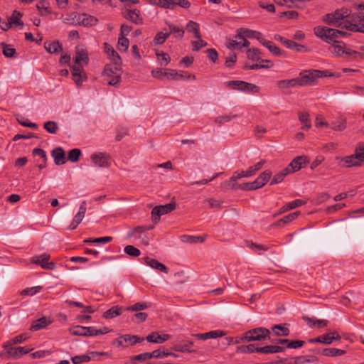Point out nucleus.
Wrapping results in <instances>:
<instances>
[{
    "label": "nucleus",
    "mask_w": 364,
    "mask_h": 364,
    "mask_svg": "<svg viewBox=\"0 0 364 364\" xmlns=\"http://www.w3.org/2000/svg\"><path fill=\"white\" fill-rule=\"evenodd\" d=\"M272 342H274L273 341ZM276 343L287 345L288 348H299L302 347L304 345V341L296 340V341H291L289 339H278L274 341Z\"/></svg>",
    "instance_id": "aec40b11"
},
{
    "label": "nucleus",
    "mask_w": 364,
    "mask_h": 364,
    "mask_svg": "<svg viewBox=\"0 0 364 364\" xmlns=\"http://www.w3.org/2000/svg\"><path fill=\"white\" fill-rule=\"evenodd\" d=\"M3 46V54L4 56L7 58H12L14 56V54L16 53V50L14 48H11V46L2 43Z\"/></svg>",
    "instance_id": "774afa93"
},
{
    "label": "nucleus",
    "mask_w": 364,
    "mask_h": 364,
    "mask_svg": "<svg viewBox=\"0 0 364 364\" xmlns=\"http://www.w3.org/2000/svg\"><path fill=\"white\" fill-rule=\"evenodd\" d=\"M50 255L44 253L41 255L34 256L31 258V263L40 265L44 269L53 270L55 264L53 262H48Z\"/></svg>",
    "instance_id": "6e6552de"
},
{
    "label": "nucleus",
    "mask_w": 364,
    "mask_h": 364,
    "mask_svg": "<svg viewBox=\"0 0 364 364\" xmlns=\"http://www.w3.org/2000/svg\"><path fill=\"white\" fill-rule=\"evenodd\" d=\"M44 46L49 53H57L62 50V46L58 41L46 42Z\"/></svg>",
    "instance_id": "e433bc0d"
},
{
    "label": "nucleus",
    "mask_w": 364,
    "mask_h": 364,
    "mask_svg": "<svg viewBox=\"0 0 364 364\" xmlns=\"http://www.w3.org/2000/svg\"><path fill=\"white\" fill-rule=\"evenodd\" d=\"M331 50L332 53H336L338 55H344L346 51L345 44L343 42L333 41Z\"/></svg>",
    "instance_id": "79ce46f5"
},
{
    "label": "nucleus",
    "mask_w": 364,
    "mask_h": 364,
    "mask_svg": "<svg viewBox=\"0 0 364 364\" xmlns=\"http://www.w3.org/2000/svg\"><path fill=\"white\" fill-rule=\"evenodd\" d=\"M124 252L132 257H138L141 254L140 250L132 245H127L124 247Z\"/></svg>",
    "instance_id": "0e129e2a"
},
{
    "label": "nucleus",
    "mask_w": 364,
    "mask_h": 364,
    "mask_svg": "<svg viewBox=\"0 0 364 364\" xmlns=\"http://www.w3.org/2000/svg\"><path fill=\"white\" fill-rule=\"evenodd\" d=\"M87 210V204L85 201L82 202L80 205L79 210L77 213L74 216V219L77 221L79 223H81L82 219L85 217V213Z\"/></svg>",
    "instance_id": "09e8293b"
},
{
    "label": "nucleus",
    "mask_w": 364,
    "mask_h": 364,
    "mask_svg": "<svg viewBox=\"0 0 364 364\" xmlns=\"http://www.w3.org/2000/svg\"><path fill=\"white\" fill-rule=\"evenodd\" d=\"M264 164H265V161L261 160L260 161L257 162L254 166L249 167V168L247 170V175H249L250 177L255 175L257 171H259L262 168V166H264Z\"/></svg>",
    "instance_id": "5fc2aeb1"
},
{
    "label": "nucleus",
    "mask_w": 364,
    "mask_h": 364,
    "mask_svg": "<svg viewBox=\"0 0 364 364\" xmlns=\"http://www.w3.org/2000/svg\"><path fill=\"white\" fill-rule=\"evenodd\" d=\"M259 347H256L254 344H250L247 346H240L237 348L236 351L240 353H252L254 352L257 353Z\"/></svg>",
    "instance_id": "a18cd8bd"
},
{
    "label": "nucleus",
    "mask_w": 364,
    "mask_h": 364,
    "mask_svg": "<svg viewBox=\"0 0 364 364\" xmlns=\"http://www.w3.org/2000/svg\"><path fill=\"white\" fill-rule=\"evenodd\" d=\"M206 238V235H198V236H192V235H183L181 237V240L185 243L188 244H196V243H203Z\"/></svg>",
    "instance_id": "c85d7f7f"
},
{
    "label": "nucleus",
    "mask_w": 364,
    "mask_h": 364,
    "mask_svg": "<svg viewBox=\"0 0 364 364\" xmlns=\"http://www.w3.org/2000/svg\"><path fill=\"white\" fill-rule=\"evenodd\" d=\"M259 54L260 51L257 48H250L247 51V58L255 61L260 60Z\"/></svg>",
    "instance_id": "13d9d810"
},
{
    "label": "nucleus",
    "mask_w": 364,
    "mask_h": 364,
    "mask_svg": "<svg viewBox=\"0 0 364 364\" xmlns=\"http://www.w3.org/2000/svg\"><path fill=\"white\" fill-rule=\"evenodd\" d=\"M348 26H346V29L354 31V32H360L364 33V24H358L356 23H348Z\"/></svg>",
    "instance_id": "052dcab7"
},
{
    "label": "nucleus",
    "mask_w": 364,
    "mask_h": 364,
    "mask_svg": "<svg viewBox=\"0 0 364 364\" xmlns=\"http://www.w3.org/2000/svg\"><path fill=\"white\" fill-rule=\"evenodd\" d=\"M171 338L168 334L159 335L157 332H154L146 336V340L150 343H163Z\"/></svg>",
    "instance_id": "a211bd4d"
},
{
    "label": "nucleus",
    "mask_w": 364,
    "mask_h": 364,
    "mask_svg": "<svg viewBox=\"0 0 364 364\" xmlns=\"http://www.w3.org/2000/svg\"><path fill=\"white\" fill-rule=\"evenodd\" d=\"M122 74V68L113 65H106L103 71L104 77L111 86H116L120 82Z\"/></svg>",
    "instance_id": "7ed1b4c3"
},
{
    "label": "nucleus",
    "mask_w": 364,
    "mask_h": 364,
    "mask_svg": "<svg viewBox=\"0 0 364 364\" xmlns=\"http://www.w3.org/2000/svg\"><path fill=\"white\" fill-rule=\"evenodd\" d=\"M52 156L57 165L64 164L65 163V154L61 147H57L52 151Z\"/></svg>",
    "instance_id": "6ab92c4d"
},
{
    "label": "nucleus",
    "mask_w": 364,
    "mask_h": 364,
    "mask_svg": "<svg viewBox=\"0 0 364 364\" xmlns=\"http://www.w3.org/2000/svg\"><path fill=\"white\" fill-rule=\"evenodd\" d=\"M241 31H242L244 35H245V36H247V38H255L257 39L259 43L261 39H264L260 32L250 30L247 28H241Z\"/></svg>",
    "instance_id": "49530a36"
},
{
    "label": "nucleus",
    "mask_w": 364,
    "mask_h": 364,
    "mask_svg": "<svg viewBox=\"0 0 364 364\" xmlns=\"http://www.w3.org/2000/svg\"><path fill=\"white\" fill-rule=\"evenodd\" d=\"M323 339V343L326 345L331 344L334 340H340L341 336L336 331L330 332L323 335H321Z\"/></svg>",
    "instance_id": "c9c22d12"
},
{
    "label": "nucleus",
    "mask_w": 364,
    "mask_h": 364,
    "mask_svg": "<svg viewBox=\"0 0 364 364\" xmlns=\"http://www.w3.org/2000/svg\"><path fill=\"white\" fill-rule=\"evenodd\" d=\"M302 318L310 327H314L317 325L318 328H322L326 326L328 323V321L324 319H314L307 316H303Z\"/></svg>",
    "instance_id": "7c9ffc66"
},
{
    "label": "nucleus",
    "mask_w": 364,
    "mask_h": 364,
    "mask_svg": "<svg viewBox=\"0 0 364 364\" xmlns=\"http://www.w3.org/2000/svg\"><path fill=\"white\" fill-rule=\"evenodd\" d=\"M22 16V14L19 11H14L12 14V15L9 18V22L11 23V26H20L21 27L23 26V23L21 21V18Z\"/></svg>",
    "instance_id": "58836bf2"
},
{
    "label": "nucleus",
    "mask_w": 364,
    "mask_h": 364,
    "mask_svg": "<svg viewBox=\"0 0 364 364\" xmlns=\"http://www.w3.org/2000/svg\"><path fill=\"white\" fill-rule=\"evenodd\" d=\"M193 346V341H181L178 342V343L175 346L174 348H175V350L176 351H179V352H182V353H184V352H188V353L196 352L195 350H192L191 349Z\"/></svg>",
    "instance_id": "b1692460"
},
{
    "label": "nucleus",
    "mask_w": 364,
    "mask_h": 364,
    "mask_svg": "<svg viewBox=\"0 0 364 364\" xmlns=\"http://www.w3.org/2000/svg\"><path fill=\"white\" fill-rule=\"evenodd\" d=\"M124 17L132 21L136 25H141L143 23V18L141 16L140 11L134 9H126V10L123 13Z\"/></svg>",
    "instance_id": "f8f14e48"
},
{
    "label": "nucleus",
    "mask_w": 364,
    "mask_h": 364,
    "mask_svg": "<svg viewBox=\"0 0 364 364\" xmlns=\"http://www.w3.org/2000/svg\"><path fill=\"white\" fill-rule=\"evenodd\" d=\"M154 228L153 225H141L137 226L133 228L131 231H129L127 234L128 237H132L136 234H141L147 230H152Z\"/></svg>",
    "instance_id": "ea45409f"
},
{
    "label": "nucleus",
    "mask_w": 364,
    "mask_h": 364,
    "mask_svg": "<svg viewBox=\"0 0 364 364\" xmlns=\"http://www.w3.org/2000/svg\"><path fill=\"white\" fill-rule=\"evenodd\" d=\"M149 3L164 9H173L176 6L183 9H188L191 6V3L188 0H148Z\"/></svg>",
    "instance_id": "39448f33"
},
{
    "label": "nucleus",
    "mask_w": 364,
    "mask_h": 364,
    "mask_svg": "<svg viewBox=\"0 0 364 364\" xmlns=\"http://www.w3.org/2000/svg\"><path fill=\"white\" fill-rule=\"evenodd\" d=\"M299 75L300 77L296 78L299 86H306L312 85L316 79L322 77L323 73L318 70H311L301 73Z\"/></svg>",
    "instance_id": "423d86ee"
},
{
    "label": "nucleus",
    "mask_w": 364,
    "mask_h": 364,
    "mask_svg": "<svg viewBox=\"0 0 364 364\" xmlns=\"http://www.w3.org/2000/svg\"><path fill=\"white\" fill-rule=\"evenodd\" d=\"M270 331L266 328L259 327L247 331L245 333V341L250 342L254 341H262L265 338L270 339Z\"/></svg>",
    "instance_id": "20e7f679"
},
{
    "label": "nucleus",
    "mask_w": 364,
    "mask_h": 364,
    "mask_svg": "<svg viewBox=\"0 0 364 364\" xmlns=\"http://www.w3.org/2000/svg\"><path fill=\"white\" fill-rule=\"evenodd\" d=\"M51 323L50 321H48L45 317H42L39 319L34 321L32 325L30 327V331H36L41 329L46 328Z\"/></svg>",
    "instance_id": "393cba45"
},
{
    "label": "nucleus",
    "mask_w": 364,
    "mask_h": 364,
    "mask_svg": "<svg viewBox=\"0 0 364 364\" xmlns=\"http://www.w3.org/2000/svg\"><path fill=\"white\" fill-rule=\"evenodd\" d=\"M98 19L87 14H80L75 16V23L84 26H92L97 23Z\"/></svg>",
    "instance_id": "ddd939ff"
},
{
    "label": "nucleus",
    "mask_w": 364,
    "mask_h": 364,
    "mask_svg": "<svg viewBox=\"0 0 364 364\" xmlns=\"http://www.w3.org/2000/svg\"><path fill=\"white\" fill-rule=\"evenodd\" d=\"M150 307V304L146 302H138L134 304L132 306L127 307V310L130 311H138L140 310H144Z\"/></svg>",
    "instance_id": "864d4df0"
},
{
    "label": "nucleus",
    "mask_w": 364,
    "mask_h": 364,
    "mask_svg": "<svg viewBox=\"0 0 364 364\" xmlns=\"http://www.w3.org/2000/svg\"><path fill=\"white\" fill-rule=\"evenodd\" d=\"M299 119L302 124L301 129L308 130L311 127V123L309 117V114L307 112H300L299 114Z\"/></svg>",
    "instance_id": "f704fd0d"
},
{
    "label": "nucleus",
    "mask_w": 364,
    "mask_h": 364,
    "mask_svg": "<svg viewBox=\"0 0 364 364\" xmlns=\"http://www.w3.org/2000/svg\"><path fill=\"white\" fill-rule=\"evenodd\" d=\"M169 33H164L163 31L159 32L154 37V41L155 44H162L169 36Z\"/></svg>",
    "instance_id": "e2e57ef3"
},
{
    "label": "nucleus",
    "mask_w": 364,
    "mask_h": 364,
    "mask_svg": "<svg viewBox=\"0 0 364 364\" xmlns=\"http://www.w3.org/2000/svg\"><path fill=\"white\" fill-rule=\"evenodd\" d=\"M285 350V348L282 346L272 345V346H265L263 347H259V350H257V353H264V354H269V353H282Z\"/></svg>",
    "instance_id": "412c9836"
},
{
    "label": "nucleus",
    "mask_w": 364,
    "mask_h": 364,
    "mask_svg": "<svg viewBox=\"0 0 364 364\" xmlns=\"http://www.w3.org/2000/svg\"><path fill=\"white\" fill-rule=\"evenodd\" d=\"M82 152L79 149H73L69 151L68 159L72 162H77Z\"/></svg>",
    "instance_id": "4d7b16f0"
},
{
    "label": "nucleus",
    "mask_w": 364,
    "mask_h": 364,
    "mask_svg": "<svg viewBox=\"0 0 364 364\" xmlns=\"http://www.w3.org/2000/svg\"><path fill=\"white\" fill-rule=\"evenodd\" d=\"M287 324H278L272 327V331L277 336H287L290 333V331L286 327Z\"/></svg>",
    "instance_id": "2f4dec72"
},
{
    "label": "nucleus",
    "mask_w": 364,
    "mask_h": 364,
    "mask_svg": "<svg viewBox=\"0 0 364 364\" xmlns=\"http://www.w3.org/2000/svg\"><path fill=\"white\" fill-rule=\"evenodd\" d=\"M340 165L345 167L360 166V162L357 160L354 154L347 156L341 159Z\"/></svg>",
    "instance_id": "bb28decb"
},
{
    "label": "nucleus",
    "mask_w": 364,
    "mask_h": 364,
    "mask_svg": "<svg viewBox=\"0 0 364 364\" xmlns=\"http://www.w3.org/2000/svg\"><path fill=\"white\" fill-rule=\"evenodd\" d=\"M74 364H81L91 360V357L88 355H76L71 358Z\"/></svg>",
    "instance_id": "680f3d73"
},
{
    "label": "nucleus",
    "mask_w": 364,
    "mask_h": 364,
    "mask_svg": "<svg viewBox=\"0 0 364 364\" xmlns=\"http://www.w3.org/2000/svg\"><path fill=\"white\" fill-rule=\"evenodd\" d=\"M203 203L210 208H220L223 201L213 198H207L204 200Z\"/></svg>",
    "instance_id": "3c124183"
},
{
    "label": "nucleus",
    "mask_w": 364,
    "mask_h": 364,
    "mask_svg": "<svg viewBox=\"0 0 364 364\" xmlns=\"http://www.w3.org/2000/svg\"><path fill=\"white\" fill-rule=\"evenodd\" d=\"M122 338L125 342V348L133 346L134 345L142 342L144 338L135 335L124 334L122 335Z\"/></svg>",
    "instance_id": "4be33fe9"
},
{
    "label": "nucleus",
    "mask_w": 364,
    "mask_h": 364,
    "mask_svg": "<svg viewBox=\"0 0 364 364\" xmlns=\"http://www.w3.org/2000/svg\"><path fill=\"white\" fill-rule=\"evenodd\" d=\"M354 156L357 159V160L361 163L364 161V144H359L358 146L355 148Z\"/></svg>",
    "instance_id": "603ef678"
},
{
    "label": "nucleus",
    "mask_w": 364,
    "mask_h": 364,
    "mask_svg": "<svg viewBox=\"0 0 364 364\" xmlns=\"http://www.w3.org/2000/svg\"><path fill=\"white\" fill-rule=\"evenodd\" d=\"M94 164L100 168H109L111 166L110 156L104 152L95 153L90 156Z\"/></svg>",
    "instance_id": "1a4fd4ad"
},
{
    "label": "nucleus",
    "mask_w": 364,
    "mask_h": 364,
    "mask_svg": "<svg viewBox=\"0 0 364 364\" xmlns=\"http://www.w3.org/2000/svg\"><path fill=\"white\" fill-rule=\"evenodd\" d=\"M72 335L80 336H95V327H85L81 326H76L70 329Z\"/></svg>",
    "instance_id": "4468645a"
},
{
    "label": "nucleus",
    "mask_w": 364,
    "mask_h": 364,
    "mask_svg": "<svg viewBox=\"0 0 364 364\" xmlns=\"http://www.w3.org/2000/svg\"><path fill=\"white\" fill-rule=\"evenodd\" d=\"M277 85L278 87L281 90H285L289 87L299 86L298 81H297L296 78L290 79V80H279L277 82Z\"/></svg>",
    "instance_id": "72a5a7b5"
},
{
    "label": "nucleus",
    "mask_w": 364,
    "mask_h": 364,
    "mask_svg": "<svg viewBox=\"0 0 364 364\" xmlns=\"http://www.w3.org/2000/svg\"><path fill=\"white\" fill-rule=\"evenodd\" d=\"M244 85H245V87L243 88V92H250V93H257L260 90V88L255 84H252V83L245 82V84H244Z\"/></svg>",
    "instance_id": "69168bd1"
},
{
    "label": "nucleus",
    "mask_w": 364,
    "mask_h": 364,
    "mask_svg": "<svg viewBox=\"0 0 364 364\" xmlns=\"http://www.w3.org/2000/svg\"><path fill=\"white\" fill-rule=\"evenodd\" d=\"M43 128L50 134H56L59 129L58 124L54 121H48L43 124Z\"/></svg>",
    "instance_id": "de8ad7c7"
},
{
    "label": "nucleus",
    "mask_w": 364,
    "mask_h": 364,
    "mask_svg": "<svg viewBox=\"0 0 364 364\" xmlns=\"http://www.w3.org/2000/svg\"><path fill=\"white\" fill-rule=\"evenodd\" d=\"M349 14L350 10L342 8L336 10L334 12L326 14L322 17V21L330 26L346 28L348 23H351L350 20L346 19L349 16Z\"/></svg>",
    "instance_id": "f257e3e1"
},
{
    "label": "nucleus",
    "mask_w": 364,
    "mask_h": 364,
    "mask_svg": "<svg viewBox=\"0 0 364 364\" xmlns=\"http://www.w3.org/2000/svg\"><path fill=\"white\" fill-rule=\"evenodd\" d=\"M4 348L6 349V354L9 358H18L23 355L28 353L32 349L27 347H12L11 343H5Z\"/></svg>",
    "instance_id": "9d476101"
},
{
    "label": "nucleus",
    "mask_w": 364,
    "mask_h": 364,
    "mask_svg": "<svg viewBox=\"0 0 364 364\" xmlns=\"http://www.w3.org/2000/svg\"><path fill=\"white\" fill-rule=\"evenodd\" d=\"M309 162L308 157L306 156H300L294 159L287 166L290 173H294L305 167Z\"/></svg>",
    "instance_id": "9b49d317"
},
{
    "label": "nucleus",
    "mask_w": 364,
    "mask_h": 364,
    "mask_svg": "<svg viewBox=\"0 0 364 364\" xmlns=\"http://www.w3.org/2000/svg\"><path fill=\"white\" fill-rule=\"evenodd\" d=\"M288 48L295 50L297 52H306L307 49L305 46L298 44L293 41L289 40L286 46Z\"/></svg>",
    "instance_id": "6e6d98bb"
},
{
    "label": "nucleus",
    "mask_w": 364,
    "mask_h": 364,
    "mask_svg": "<svg viewBox=\"0 0 364 364\" xmlns=\"http://www.w3.org/2000/svg\"><path fill=\"white\" fill-rule=\"evenodd\" d=\"M314 33L318 37L325 39L327 42L329 41L333 42L336 38L346 36L348 33L335 28H330L323 26H318L314 28Z\"/></svg>",
    "instance_id": "f03ea898"
},
{
    "label": "nucleus",
    "mask_w": 364,
    "mask_h": 364,
    "mask_svg": "<svg viewBox=\"0 0 364 364\" xmlns=\"http://www.w3.org/2000/svg\"><path fill=\"white\" fill-rule=\"evenodd\" d=\"M165 77L169 80H183V79H193L195 80L196 77L193 75L183 73L182 71H177L176 70L168 69L166 73H164Z\"/></svg>",
    "instance_id": "2eb2a0df"
},
{
    "label": "nucleus",
    "mask_w": 364,
    "mask_h": 364,
    "mask_svg": "<svg viewBox=\"0 0 364 364\" xmlns=\"http://www.w3.org/2000/svg\"><path fill=\"white\" fill-rule=\"evenodd\" d=\"M144 261L146 264L154 269L164 272L166 274L168 272V269L164 264L159 262L155 259L146 257L144 258Z\"/></svg>",
    "instance_id": "dca6fc26"
},
{
    "label": "nucleus",
    "mask_w": 364,
    "mask_h": 364,
    "mask_svg": "<svg viewBox=\"0 0 364 364\" xmlns=\"http://www.w3.org/2000/svg\"><path fill=\"white\" fill-rule=\"evenodd\" d=\"M186 29L188 32L193 33L196 38H201V35L199 32V25L198 23L190 21L186 26Z\"/></svg>",
    "instance_id": "a19ab883"
},
{
    "label": "nucleus",
    "mask_w": 364,
    "mask_h": 364,
    "mask_svg": "<svg viewBox=\"0 0 364 364\" xmlns=\"http://www.w3.org/2000/svg\"><path fill=\"white\" fill-rule=\"evenodd\" d=\"M260 43L265 46L273 55L277 56L282 55V51L273 42L264 38L260 40Z\"/></svg>",
    "instance_id": "5701e85b"
},
{
    "label": "nucleus",
    "mask_w": 364,
    "mask_h": 364,
    "mask_svg": "<svg viewBox=\"0 0 364 364\" xmlns=\"http://www.w3.org/2000/svg\"><path fill=\"white\" fill-rule=\"evenodd\" d=\"M272 171L266 170L260 173V175L255 179V183H257L259 188L263 187L266 183L270 179L272 176Z\"/></svg>",
    "instance_id": "c756f323"
},
{
    "label": "nucleus",
    "mask_w": 364,
    "mask_h": 364,
    "mask_svg": "<svg viewBox=\"0 0 364 364\" xmlns=\"http://www.w3.org/2000/svg\"><path fill=\"white\" fill-rule=\"evenodd\" d=\"M175 203H169L165 205L156 206L151 211L153 221L154 223H157L161 215L171 213L175 210Z\"/></svg>",
    "instance_id": "0eeeda50"
},
{
    "label": "nucleus",
    "mask_w": 364,
    "mask_h": 364,
    "mask_svg": "<svg viewBox=\"0 0 364 364\" xmlns=\"http://www.w3.org/2000/svg\"><path fill=\"white\" fill-rule=\"evenodd\" d=\"M245 84V81L242 80H230L225 82V85L232 90H237L243 92V88Z\"/></svg>",
    "instance_id": "c03bdc74"
},
{
    "label": "nucleus",
    "mask_w": 364,
    "mask_h": 364,
    "mask_svg": "<svg viewBox=\"0 0 364 364\" xmlns=\"http://www.w3.org/2000/svg\"><path fill=\"white\" fill-rule=\"evenodd\" d=\"M237 117L235 114H225L218 116L215 119V122L218 124H223L224 123L230 122L232 119Z\"/></svg>",
    "instance_id": "bf43d9fd"
},
{
    "label": "nucleus",
    "mask_w": 364,
    "mask_h": 364,
    "mask_svg": "<svg viewBox=\"0 0 364 364\" xmlns=\"http://www.w3.org/2000/svg\"><path fill=\"white\" fill-rule=\"evenodd\" d=\"M71 72L73 75V79L74 82H75L76 85L79 87L81 86L84 77H83V70L80 68V67L77 66H71ZM85 79H86L85 77Z\"/></svg>",
    "instance_id": "f3484780"
},
{
    "label": "nucleus",
    "mask_w": 364,
    "mask_h": 364,
    "mask_svg": "<svg viewBox=\"0 0 364 364\" xmlns=\"http://www.w3.org/2000/svg\"><path fill=\"white\" fill-rule=\"evenodd\" d=\"M331 128L335 131L342 132L346 128V120L338 119L331 123Z\"/></svg>",
    "instance_id": "37998d69"
},
{
    "label": "nucleus",
    "mask_w": 364,
    "mask_h": 364,
    "mask_svg": "<svg viewBox=\"0 0 364 364\" xmlns=\"http://www.w3.org/2000/svg\"><path fill=\"white\" fill-rule=\"evenodd\" d=\"M239 188L244 191H252L259 188L257 183H255V181L253 182L244 183L239 186Z\"/></svg>",
    "instance_id": "338daca9"
},
{
    "label": "nucleus",
    "mask_w": 364,
    "mask_h": 364,
    "mask_svg": "<svg viewBox=\"0 0 364 364\" xmlns=\"http://www.w3.org/2000/svg\"><path fill=\"white\" fill-rule=\"evenodd\" d=\"M290 173V171L287 168V167H286L285 168H284L283 170H282L281 171L274 175L270 184L274 185L281 183L284 180V178Z\"/></svg>",
    "instance_id": "4c0bfd02"
},
{
    "label": "nucleus",
    "mask_w": 364,
    "mask_h": 364,
    "mask_svg": "<svg viewBox=\"0 0 364 364\" xmlns=\"http://www.w3.org/2000/svg\"><path fill=\"white\" fill-rule=\"evenodd\" d=\"M324 356H341L346 353V350L335 348H323L321 353Z\"/></svg>",
    "instance_id": "473e14b6"
},
{
    "label": "nucleus",
    "mask_w": 364,
    "mask_h": 364,
    "mask_svg": "<svg viewBox=\"0 0 364 364\" xmlns=\"http://www.w3.org/2000/svg\"><path fill=\"white\" fill-rule=\"evenodd\" d=\"M36 9L41 16L50 14L52 13V11L49 6V2L46 0H39L36 4Z\"/></svg>",
    "instance_id": "cd10ccee"
},
{
    "label": "nucleus",
    "mask_w": 364,
    "mask_h": 364,
    "mask_svg": "<svg viewBox=\"0 0 364 364\" xmlns=\"http://www.w3.org/2000/svg\"><path fill=\"white\" fill-rule=\"evenodd\" d=\"M122 313V307L114 306L104 312L102 317L105 319L114 318Z\"/></svg>",
    "instance_id": "a878e982"
},
{
    "label": "nucleus",
    "mask_w": 364,
    "mask_h": 364,
    "mask_svg": "<svg viewBox=\"0 0 364 364\" xmlns=\"http://www.w3.org/2000/svg\"><path fill=\"white\" fill-rule=\"evenodd\" d=\"M129 46V41L125 36H119L117 43V48L120 51H127Z\"/></svg>",
    "instance_id": "8fccbe9b"
}]
</instances>
